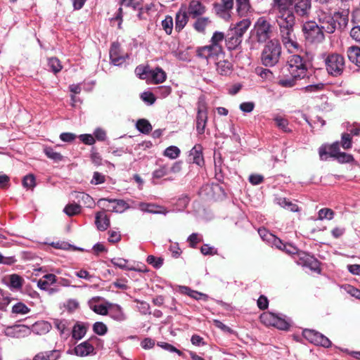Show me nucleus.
Listing matches in <instances>:
<instances>
[{"mask_svg": "<svg viewBox=\"0 0 360 360\" xmlns=\"http://www.w3.org/2000/svg\"><path fill=\"white\" fill-rule=\"evenodd\" d=\"M225 40L224 34L221 32H214L209 45L198 47L196 56L206 60L207 64H211L219 59L224 58L222 42Z\"/></svg>", "mask_w": 360, "mask_h": 360, "instance_id": "nucleus-1", "label": "nucleus"}, {"mask_svg": "<svg viewBox=\"0 0 360 360\" xmlns=\"http://www.w3.org/2000/svg\"><path fill=\"white\" fill-rule=\"evenodd\" d=\"M276 19L279 27L280 37L284 46L290 52L297 50L299 44L296 41V37L294 33L295 16L276 18Z\"/></svg>", "mask_w": 360, "mask_h": 360, "instance_id": "nucleus-2", "label": "nucleus"}, {"mask_svg": "<svg viewBox=\"0 0 360 360\" xmlns=\"http://www.w3.org/2000/svg\"><path fill=\"white\" fill-rule=\"evenodd\" d=\"M308 65L307 58L298 54L291 55L287 61L288 71L290 76L301 79L307 76Z\"/></svg>", "mask_w": 360, "mask_h": 360, "instance_id": "nucleus-3", "label": "nucleus"}, {"mask_svg": "<svg viewBox=\"0 0 360 360\" xmlns=\"http://www.w3.org/2000/svg\"><path fill=\"white\" fill-rule=\"evenodd\" d=\"M281 54V46L278 41L271 40L264 46L262 55V63L266 67H273L276 65Z\"/></svg>", "mask_w": 360, "mask_h": 360, "instance_id": "nucleus-4", "label": "nucleus"}, {"mask_svg": "<svg viewBox=\"0 0 360 360\" xmlns=\"http://www.w3.org/2000/svg\"><path fill=\"white\" fill-rule=\"evenodd\" d=\"M273 30L274 27L270 20L265 16H262L255 22L252 33L259 43H264L271 37Z\"/></svg>", "mask_w": 360, "mask_h": 360, "instance_id": "nucleus-5", "label": "nucleus"}, {"mask_svg": "<svg viewBox=\"0 0 360 360\" xmlns=\"http://www.w3.org/2000/svg\"><path fill=\"white\" fill-rule=\"evenodd\" d=\"M302 30L306 41L311 44H319L325 39L324 32L315 21L309 20L303 23Z\"/></svg>", "mask_w": 360, "mask_h": 360, "instance_id": "nucleus-6", "label": "nucleus"}, {"mask_svg": "<svg viewBox=\"0 0 360 360\" xmlns=\"http://www.w3.org/2000/svg\"><path fill=\"white\" fill-rule=\"evenodd\" d=\"M328 73L333 77L340 76L345 69V58L338 53L329 54L325 59Z\"/></svg>", "mask_w": 360, "mask_h": 360, "instance_id": "nucleus-7", "label": "nucleus"}, {"mask_svg": "<svg viewBox=\"0 0 360 360\" xmlns=\"http://www.w3.org/2000/svg\"><path fill=\"white\" fill-rule=\"evenodd\" d=\"M262 323L266 326H274L279 330H286L290 324V319H287L282 314H276L272 312H264L260 316Z\"/></svg>", "mask_w": 360, "mask_h": 360, "instance_id": "nucleus-8", "label": "nucleus"}, {"mask_svg": "<svg viewBox=\"0 0 360 360\" xmlns=\"http://www.w3.org/2000/svg\"><path fill=\"white\" fill-rule=\"evenodd\" d=\"M304 338L311 343L328 348L331 346L330 340L322 333L311 329H304L302 332Z\"/></svg>", "mask_w": 360, "mask_h": 360, "instance_id": "nucleus-9", "label": "nucleus"}, {"mask_svg": "<svg viewBox=\"0 0 360 360\" xmlns=\"http://www.w3.org/2000/svg\"><path fill=\"white\" fill-rule=\"evenodd\" d=\"M207 122V110L206 103L200 99L198 103V112L196 117V131L198 134H202Z\"/></svg>", "mask_w": 360, "mask_h": 360, "instance_id": "nucleus-10", "label": "nucleus"}, {"mask_svg": "<svg viewBox=\"0 0 360 360\" xmlns=\"http://www.w3.org/2000/svg\"><path fill=\"white\" fill-rule=\"evenodd\" d=\"M294 0H274L273 8L277 11L276 18L295 16L290 9Z\"/></svg>", "mask_w": 360, "mask_h": 360, "instance_id": "nucleus-11", "label": "nucleus"}, {"mask_svg": "<svg viewBox=\"0 0 360 360\" xmlns=\"http://www.w3.org/2000/svg\"><path fill=\"white\" fill-rule=\"evenodd\" d=\"M233 7V0H221L219 3L214 6V11L217 16L227 21L231 17Z\"/></svg>", "mask_w": 360, "mask_h": 360, "instance_id": "nucleus-12", "label": "nucleus"}, {"mask_svg": "<svg viewBox=\"0 0 360 360\" xmlns=\"http://www.w3.org/2000/svg\"><path fill=\"white\" fill-rule=\"evenodd\" d=\"M127 54L121 52L120 45L117 42H113L110 49V59L112 65L120 66L125 63Z\"/></svg>", "mask_w": 360, "mask_h": 360, "instance_id": "nucleus-13", "label": "nucleus"}, {"mask_svg": "<svg viewBox=\"0 0 360 360\" xmlns=\"http://www.w3.org/2000/svg\"><path fill=\"white\" fill-rule=\"evenodd\" d=\"M318 21L323 32L332 34L336 30L333 15L321 12L318 15Z\"/></svg>", "mask_w": 360, "mask_h": 360, "instance_id": "nucleus-14", "label": "nucleus"}, {"mask_svg": "<svg viewBox=\"0 0 360 360\" xmlns=\"http://www.w3.org/2000/svg\"><path fill=\"white\" fill-rule=\"evenodd\" d=\"M186 10L192 18H196L206 12V7L199 0H191Z\"/></svg>", "mask_w": 360, "mask_h": 360, "instance_id": "nucleus-15", "label": "nucleus"}, {"mask_svg": "<svg viewBox=\"0 0 360 360\" xmlns=\"http://www.w3.org/2000/svg\"><path fill=\"white\" fill-rule=\"evenodd\" d=\"M6 333L8 336L15 338H22L30 333V328L25 325H15L7 328Z\"/></svg>", "mask_w": 360, "mask_h": 360, "instance_id": "nucleus-16", "label": "nucleus"}, {"mask_svg": "<svg viewBox=\"0 0 360 360\" xmlns=\"http://www.w3.org/2000/svg\"><path fill=\"white\" fill-rule=\"evenodd\" d=\"M311 8V0H296L294 5L295 13L300 17H308Z\"/></svg>", "mask_w": 360, "mask_h": 360, "instance_id": "nucleus-17", "label": "nucleus"}, {"mask_svg": "<svg viewBox=\"0 0 360 360\" xmlns=\"http://www.w3.org/2000/svg\"><path fill=\"white\" fill-rule=\"evenodd\" d=\"M101 300L100 297H93L89 302V307L91 310H93L95 313L100 315H107L109 311V304L110 302H106L105 304L99 303L98 301Z\"/></svg>", "mask_w": 360, "mask_h": 360, "instance_id": "nucleus-18", "label": "nucleus"}, {"mask_svg": "<svg viewBox=\"0 0 360 360\" xmlns=\"http://www.w3.org/2000/svg\"><path fill=\"white\" fill-rule=\"evenodd\" d=\"M94 348L88 341H84L77 345L72 351H68V354H74L78 356H86L93 353Z\"/></svg>", "mask_w": 360, "mask_h": 360, "instance_id": "nucleus-19", "label": "nucleus"}, {"mask_svg": "<svg viewBox=\"0 0 360 360\" xmlns=\"http://www.w3.org/2000/svg\"><path fill=\"white\" fill-rule=\"evenodd\" d=\"M95 224L99 231H105L110 226V218L105 210L96 212L95 216Z\"/></svg>", "mask_w": 360, "mask_h": 360, "instance_id": "nucleus-20", "label": "nucleus"}, {"mask_svg": "<svg viewBox=\"0 0 360 360\" xmlns=\"http://www.w3.org/2000/svg\"><path fill=\"white\" fill-rule=\"evenodd\" d=\"M216 65V70L221 75H229L232 72V64L227 60H224V58L219 59L214 62H212Z\"/></svg>", "mask_w": 360, "mask_h": 360, "instance_id": "nucleus-21", "label": "nucleus"}, {"mask_svg": "<svg viewBox=\"0 0 360 360\" xmlns=\"http://www.w3.org/2000/svg\"><path fill=\"white\" fill-rule=\"evenodd\" d=\"M189 157L192 160L193 163L202 166L204 164L202 146L200 144L195 145L190 150Z\"/></svg>", "mask_w": 360, "mask_h": 360, "instance_id": "nucleus-22", "label": "nucleus"}, {"mask_svg": "<svg viewBox=\"0 0 360 360\" xmlns=\"http://www.w3.org/2000/svg\"><path fill=\"white\" fill-rule=\"evenodd\" d=\"M186 8L183 9V6L176 13L175 17V30L180 32L187 24L188 18Z\"/></svg>", "mask_w": 360, "mask_h": 360, "instance_id": "nucleus-23", "label": "nucleus"}, {"mask_svg": "<svg viewBox=\"0 0 360 360\" xmlns=\"http://www.w3.org/2000/svg\"><path fill=\"white\" fill-rule=\"evenodd\" d=\"M242 40L243 39L239 37L238 34L236 35V33L231 30L225 37L226 45L229 50L236 49L241 44Z\"/></svg>", "mask_w": 360, "mask_h": 360, "instance_id": "nucleus-24", "label": "nucleus"}, {"mask_svg": "<svg viewBox=\"0 0 360 360\" xmlns=\"http://www.w3.org/2000/svg\"><path fill=\"white\" fill-rule=\"evenodd\" d=\"M108 314L112 319L117 321H123L126 319V316L122 307L117 304H109V311Z\"/></svg>", "mask_w": 360, "mask_h": 360, "instance_id": "nucleus-25", "label": "nucleus"}, {"mask_svg": "<svg viewBox=\"0 0 360 360\" xmlns=\"http://www.w3.org/2000/svg\"><path fill=\"white\" fill-rule=\"evenodd\" d=\"M111 263L116 267L120 268L123 270L128 271H135L140 272H145L146 270L141 269L135 268L129 264V261L127 259L120 258V257H114L110 260Z\"/></svg>", "mask_w": 360, "mask_h": 360, "instance_id": "nucleus-26", "label": "nucleus"}, {"mask_svg": "<svg viewBox=\"0 0 360 360\" xmlns=\"http://www.w3.org/2000/svg\"><path fill=\"white\" fill-rule=\"evenodd\" d=\"M333 17L336 30H343L347 27L349 22L348 13L347 12H335Z\"/></svg>", "mask_w": 360, "mask_h": 360, "instance_id": "nucleus-27", "label": "nucleus"}, {"mask_svg": "<svg viewBox=\"0 0 360 360\" xmlns=\"http://www.w3.org/2000/svg\"><path fill=\"white\" fill-rule=\"evenodd\" d=\"M300 259L303 261L302 264L314 272L319 273L321 271L319 262L313 256L304 254Z\"/></svg>", "mask_w": 360, "mask_h": 360, "instance_id": "nucleus-28", "label": "nucleus"}, {"mask_svg": "<svg viewBox=\"0 0 360 360\" xmlns=\"http://www.w3.org/2000/svg\"><path fill=\"white\" fill-rule=\"evenodd\" d=\"M166 77L165 72L161 68H156L154 70H150L148 79L155 84H160L165 82Z\"/></svg>", "mask_w": 360, "mask_h": 360, "instance_id": "nucleus-29", "label": "nucleus"}, {"mask_svg": "<svg viewBox=\"0 0 360 360\" xmlns=\"http://www.w3.org/2000/svg\"><path fill=\"white\" fill-rule=\"evenodd\" d=\"M53 324L60 332V335H65L66 338L70 335V328L71 323L67 319H55Z\"/></svg>", "mask_w": 360, "mask_h": 360, "instance_id": "nucleus-30", "label": "nucleus"}, {"mask_svg": "<svg viewBox=\"0 0 360 360\" xmlns=\"http://www.w3.org/2000/svg\"><path fill=\"white\" fill-rule=\"evenodd\" d=\"M250 25V20L248 18H245L237 22L234 27L231 30H233L235 33H236V35L238 34L239 37H241L243 39L244 34L246 32V31L248 30Z\"/></svg>", "mask_w": 360, "mask_h": 360, "instance_id": "nucleus-31", "label": "nucleus"}, {"mask_svg": "<svg viewBox=\"0 0 360 360\" xmlns=\"http://www.w3.org/2000/svg\"><path fill=\"white\" fill-rule=\"evenodd\" d=\"M57 277L53 274H47L37 281V287L43 290H46L50 285L56 283Z\"/></svg>", "mask_w": 360, "mask_h": 360, "instance_id": "nucleus-32", "label": "nucleus"}, {"mask_svg": "<svg viewBox=\"0 0 360 360\" xmlns=\"http://www.w3.org/2000/svg\"><path fill=\"white\" fill-rule=\"evenodd\" d=\"M103 201H108L109 202L115 203V205L113 206L110 210L112 212L121 213L129 208L127 203L123 200L101 198L98 200V202L101 204Z\"/></svg>", "mask_w": 360, "mask_h": 360, "instance_id": "nucleus-33", "label": "nucleus"}, {"mask_svg": "<svg viewBox=\"0 0 360 360\" xmlns=\"http://www.w3.org/2000/svg\"><path fill=\"white\" fill-rule=\"evenodd\" d=\"M60 357V352L56 349L41 352L36 354L33 360H57Z\"/></svg>", "mask_w": 360, "mask_h": 360, "instance_id": "nucleus-34", "label": "nucleus"}, {"mask_svg": "<svg viewBox=\"0 0 360 360\" xmlns=\"http://www.w3.org/2000/svg\"><path fill=\"white\" fill-rule=\"evenodd\" d=\"M236 11L240 16H246L252 11L250 0H236Z\"/></svg>", "mask_w": 360, "mask_h": 360, "instance_id": "nucleus-35", "label": "nucleus"}, {"mask_svg": "<svg viewBox=\"0 0 360 360\" xmlns=\"http://www.w3.org/2000/svg\"><path fill=\"white\" fill-rule=\"evenodd\" d=\"M347 53L349 61L360 67V48L350 46L348 48Z\"/></svg>", "mask_w": 360, "mask_h": 360, "instance_id": "nucleus-36", "label": "nucleus"}, {"mask_svg": "<svg viewBox=\"0 0 360 360\" xmlns=\"http://www.w3.org/2000/svg\"><path fill=\"white\" fill-rule=\"evenodd\" d=\"M86 327L82 323L77 322L72 329V336L76 340H81L86 333Z\"/></svg>", "mask_w": 360, "mask_h": 360, "instance_id": "nucleus-37", "label": "nucleus"}, {"mask_svg": "<svg viewBox=\"0 0 360 360\" xmlns=\"http://www.w3.org/2000/svg\"><path fill=\"white\" fill-rule=\"evenodd\" d=\"M24 279L20 276L13 274L9 276V288L11 290H20L24 283Z\"/></svg>", "mask_w": 360, "mask_h": 360, "instance_id": "nucleus-38", "label": "nucleus"}, {"mask_svg": "<svg viewBox=\"0 0 360 360\" xmlns=\"http://www.w3.org/2000/svg\"><path fill=\"white\" fill-rule=\"evenodd\" d=\"M143 1V0H121L120 4L121 6H127V7H131L134 9H139V12L138 13V17L139 19H142V14L143 8H140L141 4Z\"/></svg>", "mask_w": 360, "mask_h": 360, "instance_id": "nucleus-39", "label": "nucleus"}, {"mask_svg": "<svg viewBox=\"0 0 360 360\" xmlns=\"http://www.w3.org/2000/svg\"><path fill=\"white\" fill-rule=\"evenodd\" d=\"M75 198L77 200L79 203L87 207H91L94 204L93 198L89 194L84 192L76 193Z\"/></svg>", "mask_w": 360, "mask_h": 360, "instance_id": "nucleus-40", "label": "nucleus"}, {"mask_svg": "<svg viewBox=\"0 0 360 360\" xmlns=\"http://www.w3.org/2000/svg\"><path fill=\"white\" fill-rule=\"evenodd\" d=\"M277 203L282 207L295 212L299 211V207L297 205L289 201L285 198H279L276 199Z\"/></svg>", "mask_w": 360, "mask_h": 360, "instance_id": "nucleus-41", "label": "nucleus"}, {"mask_svg": "<svg viewBox=\"0 0 360 360\" xmlns=\"http://www.w3.org/2000/svg\"><path fill=\"white\" fill-rule=\"evenodd\" d=\"M136 129L141 133L148 134L152 131V125L146 119H140L136 122Z\"/></svg>", "mask_w": 360, "mask_h": 360, "instance_id": "nucleus-42", "label": "nucleus"}, {"mask_svg": "<svg viewBox=\"0 0 360 360\" xmlns=\"http://www.w3.org/2000/svg\"><path fill=\"white\" fill-rule=\"evenodd\" d=\"M44 152L49 158L53 160L54 162H58L63 160V155L60 153L55 151L54 149L51 147H45L44 148Z\"/></svg>", "mask_w": 360, "mask_h": 360, "instance_id": "nucleus-43", "label": "nucleus"}, {"mask_svg": "<svg viewBox=\"0 0 360 360\" xmlns=\"http://www.w3.org/2000/svg\"><path fill=\"white\" fill-rule=\"evenodd\" d=\"M210 22V20L207 17H198L196 21L194 22L193 27L198 32H203Z\"/></svg>", "mask_w": 360, "mask_h": 360, "instance_id": "nucleus-44", "label": "nucleus"}, {"mask_svg": "<svg viewBox=\"0 0 360 360\" xmlns=\"http://www.w3.org/2000/svg\"><path fill=\"white\" fill-rule=\"evenodd\" d=\"M11 311L13 314L25 315L30 311V309L24 303L19 302L12 307Z\"/></svg>", "mask_w": 360, "mask_h": 360, "instance_id": "nucleus-45", "label": "nucleus"}, {"mask_svg": "<svg viewBox=\"0 0 360 360\" xmlns=\"http://www.w3.org/2000/svg\"><path fill=\"white\" fill-rule=\"evenodd\" d=\"M274 120L276 122V126L283 131L287 133L291 131L288 127L289 122L287 119L281 116H276L274 117Z\"/></svg>", "mask_w": 360, "mask_h": 360, "instance_id": "nucleus-46", "label": "nucleus"}, {"mask_svg": "<svg viewBox=\"0 0 360 360\" xmlns=\"http://www.w3.org/2000/svg\"><path fill=\"white\" fill-rule=\"evenodd\" d=\"M165 157H167L172 160L177 158L180 155V149L175 146H171L167 147L163 153Z\"/></svg>", "mask_w": 360, "mask_h": 360, "instance_id": "nucleus-47", "label": "nucleus"}, {"mask_svg": "<svg viewBox=\"0 0 360 360\" xmlns=\"http://www.w3.org/2000/svg\"><path fill=\"white\" fill-rule=\"evenodd\" d=\"M300 78H295L294 77L290 76L288 78H283L279 79L278 82V85L285 88H291L295 86L297 84V82L300 80Z\"/></svg>", "mask_w": 360, "mask_h": 360, "instance_id": "nucleus-48", "label": "nucleus"}, {"mask_svg": "<svg viewBox=\"0 0 360 360\" xmlns=\"http://www.w3.org/2000/svg\"><path fill=\"white\" fill-rule=\"evenodd\" d=\"M150 71L148 66L139 65L135 69V74L141 79H148Z\"/></svg>", "mask_w": 360, "mask_h": 360, "instance_id": "nucleus-49", "label": "nucleus"}, {"mask_svg": "<svg viewBox=\"0 0 360 360\" xmlns=\"http://www.w3.org/2000/svg\"><path fill=\"white\" fill-rule=\"evenodd\" d=\"M48 65L52 72L54 73H58L62 70V65L60 64V60L56 58L52 57L49 58L48 60Z\"/></svg>", "mask_w": 360, "mask_h": 360, "instance_id": "nucleus-50", "label": "nucleus"}, {"mask_svg": "<svg viewBox=\"0 0 360 360\" xmlns=\"http://www.w3.org/2000/svg\"><path fill=\"white\" fill-rule=\"evenodd\" d=\"M256 72L264 80L271 81L274 79V74L269 69L257 68L256 69Z\"/></svg>", "mask_w": 360, "mask_h": 360, "instance_id": "nucleus-51", "label": "nucleus"}, {"mask_svg": "<svg viewBox=\"0 0 360 360\" xmlns=\"http://www.w3.org/2000/svg\"><path fill=\"white\" fill-rule=\"evenodd\" d=\"M63 211L67 215L71 217L81 212V206L78 204H68L65 207Z\"/></svg>", "mask_w": 360, "mask_h": 360, "instance_id": "nucleus-52", "label": "nucleus"}, {"mask_svg": "<svg viewBox=\"0 0 360 360\" xmlns=\"http://www.w3.org/2000/svg\"><path fill=\"white\" fill-rule=\"evenodd\" d=\"M334 212L329 208H322L318 212V219L323 220L328 219L330 220L334 217Z\"/></svg>", "mask_w": 360, "mask_h": 360, "instance_id": "nucleus-53", "label": "nucleus"}, {"mask_svg": "<svg viewBox=\"0 0 360 360\" xmlns=\"http://www.w3.org/2000/svg\"><path fill=\"white\" fill-rule=\"evenodd\" d=\"M162 27L167 34H170L173 29V18L170 15H167L162 21Z\"/></svg>", "mask_w": 360, "mask_h": 360, "instance_id": "nucleus-54", "label": "nucleus"}, {"mask_svg": "<svg viewBox=\"0 0 360 360\" xmlns=\"http://www.w3.org/2000/svg\"><path fill=\"white\" fill-rule=\"evenodd\" d=\"M93 330L98 335H104L108 331V327L104 323L98 321L94 323Z\"/></svg>", "mask_w": 360, "mask_h": 360, "instance_id": "nucleus-55", "label": "nucleus"}, {"mask_svg": "<svg viewBox=\"0 0 360 360\" xmlns=\"http://www.w3.org/2000/svg\"><path fill=\"white\" fill-rule=\"evenodd\" d=\"M146 262L155 269H160L163 264V259L161 257H156L153 255L148 256Z\"/></svg>", "mask_w": 360, "mask_h": 360, "instance_id": "nucleus-56", "label": "nucleus"}, {"mask_svg": "<svg viewBox=\"0 0 360 360\" xmlns=\"http://www.w3.org/2000/svg\"><path fill=\"white\" fill-rule=\"evenodd\" d=\"M340 144L345 150L351 148L352 146V141L350 134L343 133L341 136V141Z\"/></svg>", "mask_w": 360, "mask_h": 360, "instance_id": "nucleus-57", "label": "nucleus"}, {"mask_svg": "<svg viewBox=\"0 0 360 360\" xmlns=\"http://www.w3.org/2000/svg\"><path fill=\"white\" fill-rule=\"evenodd\" d=\"M258 233L261 238L266 242L268 244L272 241V239H274V235L270 233L265 228H261L258 229Z\"/></svg>", "mask_w": 360, "mask_h": 360, "instance_id": "nucleus-58", "label": "nucleus"}, {"mask_svg": "<svg viewBox=\"0 0 360 360\" xmlns=\"http://www.w3.org/2000/svg\"><path fill=\"white\" fill-rule=\"evenodd\" d=\"M22 185L27 189H32L35 186V177L33 174H28L24 176Z\"/></svg>", "mask_w": 360, "mask_h": 360, "instance_id": "nucleus-59", "label": "nucleus"}, {"mask_svg": "<svg viewBox=\"0 0 360 360\" xmlns=\"http://www.w3.org/2000/svg\"><path fill=\"white\" fill-rule=\"evenodd\" d=\"M324 87V84L321 82H319L317 84H309L303 88V90L305 92L312 93V92H319L321 91Z\"/></svg>", "mask_w": 360, "mask_h": 360, "instance_id": "nucleus-60", "label": "nucleus"}, {"mask_svg": "<svg viewBox=\"0 0 360 360\" xmlns=\"http://www.w3.org/2000/svg\"><path fill=\"white\" fill-rule=\"evenodd\" d=\"M190 201L189 198L186 195H182L181 197L179 198L176 206L177 210L179 211H183L188 205V202Z\"/></svg>", "mask_w": 360, "mask_h": 360, "instance_id": "nucleus-61", "label": "nucleus"}, {"mask_svg": "<svg viewBox=\"0 0 360 360\" xmlns=\"http://www.w3.org/2000/svg\"><path fill=\"white\" fill-rule=\"evenodd\" d=\"M169 168L166 165L161 166L153 172V177L160 179L169 173Z\"/></svg>", "mask_w": 360, "mask_h": 360, "instance_id": "nucleus-62", "label": "nucleus"}, {"mask_svg": "<svg viewBox=\"0 0 360 360\" xmlns=\"http://www.w3.org/2000/svg\"><path fill=\"white\" fill-rule=\"evenodd\" d=\"M200 252L204 255H217V249L208 244H204L201 248Z\"/></svg>", "mask_w": 360, "mask_h": 360, "instance_id": "nucleus-63", "label": "nucleus"}, {"mask_svg": "<svg viewBox=\"0 0 360 360\" xmlns=\"http://www.w3.org/2000/svg\"><path fill=\"white\" fill-rule=\"evenodd\" d=\"M93 135L95 141H104L107 138L106 131L101 127L96 128L94 130Z\"/></svg>", "mask_w": 360, "mask_h": 360, "instance_id": "nucleus-64", "label": "nucleus"}]
</instances>
